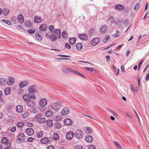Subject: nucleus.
<instances>
[{
	"mask_svg": "<svg viewBox=\"0 0 149 149\" xmlns=\"http://www.w3.org/2000/svg\"><path fill=\"white\" fill-rule=\"evenodd\" d=\"M61 125L59 122L56 123L55 125V127L56 129H59L61 126Z\"/></svg>",
	"mask_w": 149,
	"mask_h": 149,
	"instance_id": "41",
	"label": "nucleus"
},
{
	"mask_svg": "<svg viewBox=\"0 0 149 149\" xmlns=\"http://www.w3.org/2000/svg\"><path fill=\"white\" fill-rule=\"evenodd\" d=\"M33 140H34V139L33 138H32V137H30L28 138V139H27V141L28 142H31L32 141H33Z\"/></svg>",
	"mask_w": 149,
	"mask_h": 149,
	"instance_id": "57",
	"label": "nucleus"
},
{
	"mask_svg": "<svg viewBox=\"0 0 149 149\" xmlns=\"http://www.w3.org/2000/svg\"><path fill=\"white\" fill-rule=\"evenodd\" d=\"M41 142L42 143L46 144L48 142L51 143V141L48 139L47 138H43L41 139Z\"/></svg>",
	"mask_w": 149,
	"mask_h": 149,
	"instance_id": "18",
	"label": "nucleus"
},
{
	"mask_svg": "<svg viewBox=\"0 0 149 149\" xmlns=\"http://www.w3.org/2000/svg\"><path fill=\"white\" fill-rule=\"evenodd\" d=\"M114 22V21L113 20V17H111L108 18V22L109 24H112Z\"/></svg>",
	"mask_w": 149,
	"mask_h": 149,
	"instance_id": "26",
	"label": "nucleus"
},
{
	"mask_svg": "<svg viewBox=\"0 0 149 149\" xmlns=\"http://www.w3.org/2000/svg\"><path fill=\"white\" fill-rule=\"evenodd\" d=\"M24 125V123L22 122H19L17 124V127L19 128L21 127Z\"/></svg>",
	"mask_w": 149,
	"mask_h": 149,
	"instance_id": "47",
	"label": "nucleus"
},
{
	"mask_svg": "<svg viewBox=\"0 0 149 149\" xmlns=\"http://www.w3.org/2000/svg\"><path fill=\"white\" fill-rule=\"evenodd\" d=\"M34 93H28V95L29 97V98L30 97L33 99H35L36 98V96Z\"/></svg>",
	"mask_w": 149,
	"mask_h": 149,
	"instance_id": "29",
	"label": "nucleus"
},
{
	"mask_svg": "<svg viewBox=\"0 0 149 149\" xmlns=\"http://www.w3.org/2000/svg\"><path fill=\"white\" fill-rule=\"evenodd\" d=\"M54 105L56 106H61V104L59 102H55L54 104Z\"/></svg>",
	"mask_w": 149,
	"mask_h": 149,
	"instance_id": "62",
	"label": "nucleus"
},
{
	"mask_svg": "<svg viewBox=\"0 0 149 149\" xmlns=\"http://www.w3.org/2000/svg\"><path fill=\"white\" fill-rule=\"evenodd\" d=\"M115 8L116 9L119 10H123L124 9V6L120 4L116 5L115 6Z\"/></svg>",
	"mask_w": 149,
	"mask_h": 149,
	"instance_id": "19",
	"label": "nucleus"
},
{
	"mask_svg": "<svg viewBox=\"0 0 149 149\" xmlns=\"http://www.w3.org/2000/svg\"><path fill=\"white\" fill-rule=\"evenodd\" d=\"M36 39L40 41L42 39L41 36L38 33L36 34Z\"/></svg>",
	"mask_w": 149,
	"mask_h": 149,
	"instance_id": "36",
	"label": "nucleus"
},
{
	"mask_svg": "<svg viewBox=\"0 0 149 149\" xmlns=\"http://www.w3.org/2000/svg\"><path fill=\"white\" fill-rule=\"evenodd\" d=\"M76 41V39L74 38H70L69 39V42L71 45L74 44Z\"/></svg>",
	"mask_w": 149,
	"mask_h": 149,
	"instance_id": "23",
	"label": "nucleus"
},
{
	"mask_svg": "<svg viewBox=\"0 0 149 149\" xmlns=\"http://www.w3.org/2000/svg\"><path fill=\"white\" fill-rule=\"evenodd\" d=\"M8 80L9 81L7 82V84L8 85H11L13 84L14 83L15 81V79L12 77H9Z\"/></svg>",
	"mask_w": 149,
	"mask_h": 149,
	"instance_id": "13",
	"label": "nucleus"
},
{
	"mask_svg": "<svg viewBox=\"0 0 149 149\" xmlns=\"http://www.w3.org/2000/svg\"><path fill=\"white\" fill-rule=\"evenodd\" d=\"M9 10L8 9H5L3 10V13L4 15H7L9 14Z\"/></svg>",
	"mask_w": 149,
	"mask_h": 149,
	"instance_id": "39",
	"label": "nucleus"
},
{
	"mask_svg": "<svg viewBox=\"0 0 149 149\" xmlns=\"http://www.w3.org/2000/svg\"><path fill=\"white\" fill-rule=\"evenodd\" d=\"M110 39V37L109 36H106L103 40V42H105L108 41Z\"/></svg>",
	"mask_w": 149,
	"mask_h": 149,
	"instance_id": "44",
	"label": "nucleus"
},
{
	"mask_svg": "<svg viewBox=\"0 0 149 149\" xmlns=\"http://www.w3.org/2000/svg\"><path fill=\"white\" fill-rule=\"evenodd\" d=\"M53 139L55 140H57L59 139V135L57 133H55L53 135Z\"/></svg>",
	"mask_w": 149,
	"mask_h": 149,
	"instance_id": "30",
	"label": "nucleus"
},
{
	"mask_svg": "<svg viewBox=\"0 0 149 149\" xmlns=\"http://www.w3.org/2000/svg\"><path fill=\"white\" fill-rule=\"evenodd\" d=\"M85 68L86 70L91 72H93L95 71V69L93 68L88 67H85Z\"/></svg>",
	"mask_w": 149,
	"mask_h": 149,
	"instance_id": "45",
	"label": "nucleus"
},
{
	"mask_svg": "<svg viewBox=\"0 0 149 149\" xmlns=\"http://www.w3.org/2000/svg\"><path fill=\"white\" fill-rule=\"evenodd\" d=\"M25 25L27 27H31L32 26V24L31 23V22L29 20L26 21L25 22Z\"/></svg>",
	"mask_w": 149,
	"mask_h": 149,
	"instance_id": "28",
	"label": "nucleus"
},
{
	"mask_svg": "<svg viewBox=\"0 0 149 149\" xmlns=\"http://www.w3.org/2000/svg\"><path fill=\"white\" fill-rule=\"evenodd\" d=\"M16 111L18 113H22L23 111V108L20 105H18L16 107Z\"/></svg>",
	"mask_w": 149,
	"mask_h": 149,
	"instance_id": "20",
	"label": "nucleus"
},
{
	"mask_svg": "<svg viewBox=\"0 0 149 149\" xmlns=\"http://www.w3.org/2000/svg\"><path fill=\"white\" fill-rule=\"evenodd\" d=\"M29 82L26 80L20 82L19 84V86L20 88H22L27 86Z\"/></svg>",
	"mask_w": 149,
	"mask_h": 149,
	"instance_id": "3",
	"label": "nucleus"
},
{
	"mask_svg": "<svg viewBox=\"0 0 149 149\" xmlns=\"http://www.w3.org/2000/svg\"><path fill=\"white\" fill-rule=\"evenodd\" d=\"M100 42V39L98 38H93L91 42V44L93 46H95L98 44Z\"/></svg>",
	"mask_w": 149,
	"mask_h": 149,
	"instance_id": "6",
	"label": "nucleus"
},
{
	"mask_svg": "<svg viewBox=\"0 0 149 149\" xmlns=\"http://www.w3.org/2000/svg\"><path fill=\"white\" fill-rule=\"evenodd\" d=\"M77 49L78 50H81L82 48V44L81 43H78L76 45Z\"/></svg>",
	"mask_w": 149,
	"mask_h": 149,
	"instance_id": "27",
	"label": "nucleus"
},
{
	"mask_svg": "<svg viewBox=\"0 0 149 149\" xmlns=\"http://www.w3.org/2000/svg\"><path fill=\"white\" fill-rule=\"evenodd\" d=\"M67 71L71 72V73L75 74L77 71L72 69L71 68H68L67 69Z\"/></svg>",
	"mask_w": 149,
	"mask_h": 149,
	"instance_id": "43",
	"label": "nucleus"
},
{
	"mask_svg": "<svg viewBox=\"0 0 149 149\" xmlns=\"http://www.w3.org/2000/svg\"><path fill=\"white\" fill-rule=\"evenodd\" d=\"M65 47L67 49H70L71 48V46L68 43H66L65 45Z\"/></svg>",
	"mask_w": 149,
	"mask_h": 149,
	"instance_id": "53",
	"label": "nucleus"
},
{
	"mask_svg": "<svg viewBox=\"0 0 149 149\" xmlns=\"http://www.w3.org/2000/svg\"><path fill=\"white\" fill-rule=\"evenodd\" d=\"M53 112L52 111H48L45 112V115L47 117L51 116L53 115Z\"/></svg>",
	"mask_w": 149,
	"mask_h": 149,
	"instance_id": "24",
	"label": "nucleus"
},
{
	"mask_svg": "<svg viewBox=\"0 0 149 149\" xmlns=\"http://www.w3.org/2000/svg\"><path fill=\"white\" fill-rule=\"evenodd\" d=\"M47 125L49 127H52L53 125V124L52 122V121L51 120L49 119L47 121Z\"/></svg>",
	"mask_w": 149,
	"mask_h": 149,
	"instance_id": "32",
	"label": "nucleus"
},
{
	"mask_svg": "<svg viewBox=\"0 0 149 149\" xmlns=\"http://www.w3.org/2000/svg\"><path fill=\"white\" fill-rule=\"evenodd\" d=\"M2 21L4 23L7 24L9 25H10L11 24V22L9 20L6 19H3Z\"/></svg>",
	"mask_w": 149,
	"mask_h": 149,
	"instance_id": "37",
	"label": "nucleus"
},
{
	"mask_svg": "<svg viewBox=\"0 0 149 149\" xmlns=\"http://www.w3.org/2000/svg\"><path fill=\"white\" fill-rule=\"evenodd\" d=\"M10 90L9 88H7L4 91V93L5 95H8L10 93Z\"/></svg>",
	"mask_w": 149,
	"mask_h": 149,
	"instance_id": "38",
	"label": "nucleus"
},
{
	"mask_svg": "<svg viewBox=\"0 0 149 149\" xmlns=\"http://www.w3.org/2000/svg\"><path fill=\"white\" fill-rule=\"evenodd\" d=\"M63 122L65 125L68 126L71 125L72 123V120L70 118H66L64 119Z\"/></svg>",
	"mask_w": 149,
	"mask_h": 149,
	"instance_id": "8",
	"label": "nucleus"
},
{
	"mask_svg": "<svg viewBox=\"0 0 149 149\" xmlns=\"http://www.w3.org/2000/svg\"><path fill=\"white\" fill-rule=\"evenodd\" d=\"M70 113L69 109L68 107H65L62 110L61 113L62 115H66Z\"/></svg>",
	"mask_w": 149,
	"mask_h": 149,
	"instance_id": "4",
	"label": "nucleus"
},
{
	"mask_svg": "<svg viewBox=\"0 0 149 149\" xmlns=\"http://www.w3.org/2000/svg\"><path fill=\"white\" fill-rule=\"evenodd\" d=\"M7 141H8V140L6 137H4L2 139L1 141L3 143H6Z\"/></svg>",
	"mask_w": 149,
	"mask_h": 149,
	"instance_id": "46",
	"label": "nucleus"
},
{
	"mask_svg": "<svg viewBox=\"0 0 149 149\" xmlns=\"http://www.w3.org/2000/svg\"><path fill=\"white\" fill-rule=\"evenodd\" d=\"M116 34L113 35L112 36L114 38L119 37L120 36V33L119 31L118 30H116Z\"/></svg>",
	"mask_w": 149,
	"mask_h": 149,
	"instance_id": "33",
	"label": "nucleus"
},
{
	"mask_svg": "<svg viewBox=\"0 0 149 149\" xmlns=\"http://www.w3.org/2000/svg\"><path fill=\"white\" fill-rule=\"evenodd\" d=\"M24 92V90L22 89H20L18 91V93L19 94H22Z\"/></svg>",
	"mask_w": 149,
	"mask_h": 149,
	"instance_id": "59",
	"label": "nucleus"
},
{
	"mask_svg": "<svg viewBox=\"0 0 149 149\" xmlns=\"http://www.w3.org/2000/svg\"><path fill=\"white\" fill-rule=\"evenodd\" d=\"M27 106L30 108H33L35 106V103L33 101L30 100L27 101Z\"/></svg>",
	"mask_w": 149,
	"mask_h": 149,
	"instance_id": "12",
	"label": "nucleus"
},
{
	"mask_svg": "<svg viewBox=\"0 0 149 149\" xmlns=\"http://www.w3.org/2000/svg\"><path fill=\"white\" fill-rule=\"evenodd\" d=\"M43 136V133L42 132H38L37 134V136L38 138H41Z\"/></svg>",
	"mask_w": 149,
	"mask_h": 149,
	"instance_id": "49",
	"label": "nucleus"
},
{
	"mask_svg": "<svg viewBox=\"0 0 149 149\" xmlns=\"http://www.w3.org/2000/svg\"><path fill=\"white\" fill-rule=\"evenodd\" d=\"M114 143L115 145H116L117 146V147L118 148H121L120 145L119 143H118L116 141H114Z\"/></svg>",
	"mask_w": 149,
	"mask_h": 149,
	"instance_id": "58",
	"label": "nucleus"
},
{
	"mask_svg": "<svg viewBox=\"0 0 149 149\" xmlns=\"http://www.w3.org/2000/svg\"><path fill=\"white\" fill-rule=\"evenodd\" d=\"M74 134V133L73 132H69L66 135V138L68 140H70L73 138Z\"/></svg>",
	"mask_w": 149,
	"mask_h": 149,
	"instance_id": "7",
	"label": "nucleus"
},
{
	"mask_svg": "<svg viewBox=\"0 0 149 149\" xmlns=\"http://www.w3.org/2000/svg\"><path fill=\"white\" fill-rule=\"evenodd\" d=\"M86 129L85 130L87 133L90 134L92 132V130L90 128V127H87L86 128Z\"/></svg>",
	"mask_w": 149,
	"mask_h": 149,
	"instance_id": "42",
	"label": "nucleus"
},
{
	"mask_svg": "<svg viewBox=\"0 0 149 149\" xmlns=\"http://www.w3.org/2000/svg\"><path fill=\"white\" fill-rule=\"evenodd\" d=\"M88 149H95V146L92 145H90L88 146Z\"/></svg>",
	"mask_w": 149,
	"mask_h": 149,
	"instance_id": "52",
	"label": "nucleus"
},
{
	"mask_svg": "<svg viewBox=\"0 0 149 149\" xmlns=\"http://www.w3.org/2000/svg\"><path fill=\"white\" fill-rule=\"evenodd\" d=\"M82 131L80 129H77L75 133L76 137L78 139H80L82 136Z\"/></svg>",
	"mask_w": 149,
	"mask_h": 149,
	"instance_id": "1",
	"label": "nucleus"
},
{
	"mask_svg": "<svg viewBox=\"0 0 149 149\" xmlns=\"http://www.w3.org/2000/svg\"><path fill=\"white\" fill-rule=\"evenodd\" d=\"M6 82V80L3 78H0V84L3 85L5 84Z\"/></svg>",
	"mask_w": 149,
	"mask_h": 149,
	"instance_id": "35",
	"label": "nucleus"
},
{
	"mask_svg": "<svg viewBox=\"0 0 149 149\" xmlns=\"http://www.w3.org/2000/svg\"><path fill=\"white\" fill-rule=\"evenodd\" d=\"M28 31L30 34H33L34 33L35 30L34 29H31L28 30Z\"/></svg>",
	"mask_w": 149,
	"mask_h": 149,
	"instance_id": "56",
	"label": "nucleus"
},
{
	"mask_svg": "<svg viewBox=\"0 0 149 149\" xmlns=\"http://www.w3.org/2000/svg\"><path fill=\"white\" fill-rule=\"evenodd\" d=\"M75 74H78L79 75H80L83 77H84V75L83 74H82L81 73H80L77 71H76Z\"/></svg>",
	"mask_w": 149,
	"mask_h": 149,
	"instance_id": "60",
	"label": "nucleus"
},
{
	"mask_svg": "<svg viewBox=\"0 0 149 149\" xmlns=\"http://www.w3.org/2000/svg\"><path fill=\"white\" fill-rule=\"evenodd\" d=\"M25 132L26 134L29 136H31L34 133V131L32 128H28L27 129Z\"/></svg>",
	"mask_w": 149,
	"mask_h": 149,
	"instance_id": "11",
	"label": "nucleus"
},
{
	"mask_svg": "<svg viewBox=\"0 0 149 149\" xmlns=\"http://www.w3.org/2000/svg\"><path fill=\"white\" fill-rule=\"evenodd\" d=\"M17 19L20 23H23L24 22V18L23 15L21 14L19 15L17 17Z\"/></svg>",
	"mask_w": 149,
	"mask_h": 149,
	"instance_id": "14",
	"label": "nucleus"
},
{
	"mask_svg": "<svg viewBox=\"0 0 149 149\" xmlns=\"http://www.w3.org/2000/svg\"><path fill=\"white\" fill-rule=\"evenodd\" d=\"M55 34L57 36L58 38L59 39L61 37V30L60 29H56L54 31Z\"/></svg>",
	"mask_w": 149,
	"mask_h": 149,
	"instance_id": "22",
	"label": "nucleus"
},
{
	"mask_svg": "<svg viewBox=\"0 0 149 149\" xmlns=\"http://www.w3.org/2000/svg\"><path fill=\"white\" fill-rule=\"evenodd\" d=\"M58 37L56 36L54 34H51L50 35L49 37V39L50 40L53 42L56 41Z\"/></svg>",
	"mask_w": 149,
	"mask_h": 149,
	"instance_id": "17",
	"label": "nucleus"
},
{
	"mask_svg": "<svg viewBox=\"0 0 149 149\" xmlns=\"http://www.w3.org/2000/svg\"><path fill=\"white\" fill-rule=\"evenodd\" d=\"M42 116V115L40 114H38L35 117V119L36 120V121L37 120H38L39 118H40Z\"/></svg>",
	"mask_w": 149,
	"mask_h": 149,
	"instance_id": "51",
	"label": "nucleus"
},
{
	"mask_svg": "<svg viewBox=\"0 0 149 149\" xmlns=\"http://www.w3.org/2000/svg\"><path fill=\"white\" fill-rule=\"evenodd\" d=\"M16 128L15 127H13L11 129V131L12 132H14L16 130Z\"/></svg>",
	"mask_w": 149,
	"mask_h": 149,
	"instance_id": "61",
	"label": "nucleus"
},
{
	"mask_svg": "<svg viewBox=\"0 0 149 149\" xmlns=\"http://www.w3.org/2000/svg\"><path fill=\"white\" fill-rule=\"evenodd\" d=\"M46 24L43 23L40 25L39 29L41 31H45L46 30Z\"/></svg>",
	"mask_w": 149,
	"mask_h": 149,
	"instance_id": "15",
	"label": "nucleus"
},
{
	"mask_svg": "<svg viewBox=\"0 0 149 149\" xmlns=\"http://www.w3.org/2000/svg\"><path fill=\"white\" fill-rule=\"evenodd\" d=\"M130 89L132 92H134L137 91V88L136 87H134L133 86H130Z\"/></svg>",
	"mask_w": 149,
	"mask_h": 149,
	"instance_id": "40",
	"label": "nucleus"
},
{
	"mask_svg": "<svg viewBox=\"0 0 149 149\" xmlns=\"http://www.w3.org/2000/svg\"><path fill=\"white\" fill-rule=\"evenodd\" d=\"M29 113L28 112H25L23 114L22 117L24 118H26L27 117Z\"/></svg>",
	"mask_w": 149,
	"mask_h": 149,
	"instance_id": "54",
	"label": "nucleus"
},
{
	"mask_svg": "<svg viewBox=\"0 0 149 149\" xmlns=\"http://www.w3.org/2000/svg\"><path fill=\"white\" fill-rule=\"evenodd\" d=\"M28 91L29 93H35L37 92L36 86L35 85H33L30 86L28 89Z\"/></svg>",
	"mask_w": 149,
	"mask_h": 149,
	"instance_id": "10",
	"label": "nucleus"
},
{
	"mask_svg": "<svg viewBox=\"0 0 149 149\" xmlns=\"http://www.w3.org/2000/svg\"><path fill=\"white\" fill-rule=\"evenodd\" d=\"M62 37L64 38H67V33L65 31H64L61 34Z\"/></svg>",
	"mask_w": 149,
	"mask_h": 149,
	"instance_id": "34",
	"label": "nucleus"
},
{
	"mask_svg": "<svg viewBox=\"0 0 149 149\" xmlns=\"http://www.w3.org/2000/svg\"><path fill=\"white\" fill-rule=\"evenodd\" d=\"M27 125L28 127H32L33 126V124L31 123H27Z\"/></svg>",
	"mask_w": 149,
	"mask_h": 149,
	"instance_id": "63",
	"label": "nucleus"
},
{
	"mask_svg": "<svg viewBox=\"0 0 149 149\" xmlns=\"http://www.w3.org/2000/svg\"><path fill=\"white\" fill-rule=\"evenodd\" d=\"M46 121V118L44 117H41L37 121V122L40 124L44 123Z\"/></svg>",
	"mask_w": 149,
	"mask_h": 149,
	"instance_id": "21",
	"label": "nucleus"
},
{
	"mask_svg": "<svg viewBox=\"0 0 149 149\" xmlns=\"http://www.w3.org/2000/svg\"><path fill=\"white\" fill-rule=\"evenodd\" d=\"M23 98L25 101H28L30 100L29 97L28 95H25L23 96Z\"/></svg>",
	"mask_w": 149,
	"mask_h": 149,
	"instance_id": "31",
	"label": "nucleus"
},
{
	"mask_svg": "<svg viewBox=\"0 0 149 149\" xmlns=\"http://www.w3.org/2000/svg\"><path fill=\"white\" fill-rule=\"evenodd\" d=\"M85 140L87 142L90 143L93 141V138L91 136L88 135L86 137Z\"/></svg>",
	"mask_w": 149,
	"mask_h": 149,
	"instance_id": "16",
	"label": "nucleus"
},
{
	"mask_svg": "<svg viewBox=\"0 0 149 149\" xmlns=\"http://www.w3.org/2000/svg\"><path fill=\"white\" fill-rule=\"evenodd\" d=\"M139 7V3H137L134 6V9L135 10H137Z\"/></svg>",
	"mask_w": 149,
	"mask_h": 149,
	"instance_id": "55",
	"label": "nucleus"
},
{
	"mask_svg": "<svg viewBox=\"0 0 149 149\" xmlns=\"http://www.w3.org/2000/svg\"><path fill=\"white\" fill-rule=\"evenodd\" d=\"M39 104L40 106L45 107L47 104V100L45 99H42L40 100Z\"/></svg>",
	"mask_w": 149,
	"mask_h": 149,
	"instance_id": "5",
	"label": "nucleus"
},
{
	"mask_svg": "<svg viewBox=\"0 0 149 149\" xmlns=\"http://www.w3.org/2000/svg\"><path fill=\"white\" fill-rule=\"evenodd\" d=\"M47 149H54V147L52 146H48Z\"/></svg>",
	"mask_w": 149,
	"mask_h": 149,
	"instance_id": "64",
	"label": "nucleus"
},
{
	"mask_svg": "<svg viewBox=\"0 0 149 149\" xmlns=\"http://www.w3.org/2000/svg\"><path fill=\"white\" fill-rule=\"evenodd\" d=\"M34 21L36 23H39L41 21V18L40 17L36 16L34 17Z\"/></svg>",
	"mask_w": 149,
	"mask_h": 149,
	"instance_id": "25",
	"label": "nucleus"
},
{
	"mask_svg": "<svg viewBox=\"0 0 149 149\" xmlns=\"http://www.w3.org/2000/svg\"><path fill=\"white\" fill-rule=\"evenodd\" d=\"M78 37L80 39L83 41H86L88 40V37L85 34H82L79 35Z\"/></svg>",
	"mask_w": 149,
	"mask_h": 149,
	"instance_id": "9",
	"label": "nucleus"
},
{
	"mask_svg": "<svg viewBox=\"0 0 149 149\" xmlns=\"http://www.w3.org/2000/svg\"><path fill=\"white\" fill-rule=\"evenodd\" d=\"M75 149H83V148L81 145H77L75 146Z\"/></svg>",
	"mask_w": 149,
	"mask_h": 149,
	"instance_id": "48",
	"label": "nucleus"
},
{
	"mask_svg": "<svg viewBox=\"0 0 149 149\" xmlns=\"http://www.w3.org/2000/svg\"><path fill=\"white\" fill-rule=\"evenodd\" d=\"M25 136L23 134H20L18 136L17 139L16 140V142L17 143L19 144L22 143L24 139Z\"/></svg>",
	"mask_w": 149,
	"mask_h": 149,
	"instance_id": "2",
	"label": "nucleus"
},
{
	"mask_svg": "<svg viewBox=\"0 0 149 149\" xmlns=\"http://www.w3.org/2000/svg\"><path fill=\"white\" fill-rule=\"evenodd\" d=\"M49 30L53 33L54 32V27L53 25H50L49 26Z\"/></svg>",
	"mask_w": 149,
	"mask_h": 149,
	"instance_id": "50",
	"label": "nucleus"
}]
</instances>
